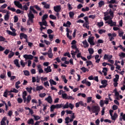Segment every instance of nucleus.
<instances>
[{
	"label": "nucleus",
	"instance_id": "nucleus-57",
	"mask_svg": "<svg viewBox=\"0 0 125 125\" xmlns=\"http://www.w3.org/2000/svg\"><path fill=\"white\" fill-rule=\"evenodd\" d=\"M46 95V94H45V93H40L39 94V96L41 98H43V97H45V96Z\"/></svg>",
	"mask_w": 125,
	"mask_h": 125
},
{
	"label": "nucleus",
	"instance_id": "nucleus-41",
	"mask_svg": "<svg viewBox=\"0 0 125 125\" xmlns=\"http://www.w3.org/2000/svg\"><path fill=\"white\" fill-rule=\"evenodd\" d=\"M62 80H63L64 83H67L68 80H66V77L65 76H62Z\"/></svg>",
	"mask_w": 125,
	"mask_h": 125
},
{
	"label": "nucleus",
	"instance_id": "nucleus-12",
	"mask_svg": "<svg viewBox=\"0 0 125 125\" xmlns=\"http://www.w3.org/2000/svg\"><path fill=\"white\" fill-rule=\"evenodd\" d=\"M14 3L16 6H17L19 8L22 9V4L20 3V2L18 1H14Z\"/></svg>",
	"mask_w": 125,
	"mask_h": 125
},
{
	"label": "nucleus",
	"instance_id": "nucleus-22",
	"mask_svg": "<svg viewBox=\"0 0 125 125\" xmlns=\"http://www.w3.org/2000/svg\"><path fill=\"white\" fill-rule=\"evenodd\" d=\"M50 84L51 86H52V85H56L57 84V83H56V82L54 81V80L52 79H50L49 80Z\"/></svg>",
	"mask_w": 125,
	"mask_h": 125
},
{
	"label": "nucleus",
	"instance_id": "nucleus-38",
	"mask_svg": "<svg viewBox=\"0 0 125 125\" xmlns=\"http://www.w3.org/2000/svg\"><path fill=\"white\" fill-rule=\"evenodd\" d=\"M63 109H68L69 108V103L66 102V104L64 105V104H63Z\"/></svg>",
	"mask_w": 125,
	"mask_h": 125
},
{
	"label": "nucleus",
	"instance_id": "nucleus-33",
	"mask_svg": "<svg viewBox=\"0 0 125 125\" xmlns=\"http://www.w3.org/2000/svg\"><path fill=\"white\" fill-rule=\"evenodd\" d=\"M63 26L64 27H70L71 26V22L67 21L66 23H63Z\"/></svg>",
	"mask_w": 125,
	"mask_h": 125
},
{
	"label": "nucleus",
	"instance_id": "nucleus-8",
	"mask_svg": "<svg viewBox=\"0 0 125 125\" xmlns=\"http://www.w3.org/2000/svg\"><path fill=\"white\" fill-rule=\"evenodd\" d=\"M88 42L91 45H94L95 44L94 42V37H89L88 39Z\"/></svg>",
	"mask_w": 125,
	"mask_h": 125
},
{
	"label": "nucleus",
	"instance_id": "nucleus-48",
	"mask_svg": "<svg viewBox=\"0 0 125 125\" xmlns=\"http://www.w3.org/2000/svg\"><path fill=\"white\" fill-rule=\"evenodd\" d=\"M33 117L35 121H38L41 119V117H40L39 115H34Z\"/></svg>",
	"mask_w": 125,
	"mask_h": 125
},
{
	"label": "nucleus",
	"instance_id": "nucleus-53",
	"mask_svg": "<svg viewBox=\"0 0 125 125\" xmlns=\"http://www.w3.org/2000/svg\"><path fill=\"white\" fill-rule=\"evenodd\" d=\"M22 10H25L26 11H27V10H28V6H27V5H24L23 6V7H22Z\"/></svg>",
	"mask_w": 125,
	"mask_h": 125
},
{
	"label": "nucleus",
	"instance_id": "nucleus-47",
	"mask_svg": "<svg viewBox=\"0 0 125 125\" xmlns=\"http://www.w3.org/2000/svg\"><path fill=\"white\" fill-rule=\"evenodd\" d=\"M61 107H63V104H57L56 105V109H59L60 108H61Z\"/></svg>",
	"mask_w": 125,
	"mask_h": 125
},
{
	"label": "nucleus",
	"instance_id": "nucleus-52",
	"mask_svg": "<svg viewBox=\"0 0 125 125\" xmlns=\"http://www.w3.org/2000/svg\"><path fill=\"white\" fill-rule=\"evenodd\" d=\"M23 73H24L25 76H29L30 75V72L28 70L23 71Z\"/></svg>",
	"mask_w": 125,
	"mask_h": 125
},
{
	"label": "nucleus",
	"instance_id": "nucleus-6",
	"mask_svg": "<svg viewBox=\"0 0 125 125\" xmlns=\"http://www.w3.org/2000/svg\"><path fill=\"white\" fill-rule=\"evenodd\" d=\"M80 106H84V107H85V106H86V104H84L83 101H80L75 104V106L76 108H79Z\"/></svg>",
	"mask_w": 125,
	"mask_h": 125
},
{
	"label": "nucleus",
	"instance_id": "nucleus-9",
	"mask_svg": "<svg viewBox=\"0 0 125 125\" xmlns=\"http://www.w3.org/2000/svg\"><path fill=\"white\" fill-rule=\"evenodd\" d=\"M110 14L111 17H114V13L112 11V9H109V10H107V12L104 13V16H108Z\"/></svg>",
	"mask_w": 125,
	"mask_h": 125
},
{
	"label": "nucleus",
	"instance_id": "nucleus-61",
	"mask_svg": "<svg viewBox=\"0 0 125 125\" xmlns=\"http://www.w3.org/2000/svg\"><path fill=\"white\" fill-rule=\"evenodd\" d=\"M68 106H69V108H70L71 110H73V109H74V107H75L74 104H73L71 103L68 104Z\"/></svg>",
	"mask_w": 125,
	"mask_h": 125
},
{
	"label": "nucleus",
	"instance_id": "nucleus-31",
	"mask_svg": "<svg viewBox=\"0 0 125 125\" xmlns=\"http://www.w3.org/2000/svg\"><path fill=\"white\" fill-rule=\"evenodd\" d=\"M119 79H120V76H119V75H116L115 78L113 79V82H114V83H118Z\"/></svg>",
	"mask_w": 125,
	"mask_h": 125
},
{
	"label": "nucleus",
	"instance_id": "nucleus-29",
	"mask_svg": "<svg viewBox=\"0 0 125 125\" xmlns=\"http://www.w3.org/2000/svg\"><path fill=\"white\" fill-rule=\"evenodd\" d=\"M111 119L112 120H113V121H116V119H117L118 118V115H117V113H115L114 114V115H112V116H111Z\"/></svg>",
	"mask_w": 125,
	"mask_h": 125
},
{
	"label": "nucleus",
	"instance_id": "nucleus-30",
	"mask_svg": "<svg viewBox=\"0 0 125 125\" xmlns=\"http://www.w3.org/2000/svg\"><path fill=\"white\" fill-rule=\"evenodd\" d=\"M40 79L41 80V82H42V83H43L47 81V80H48L47 77H41Z\"/></svg>",
	"mask_w": 125,
	"mask_h": 125
},
{
	"label": "nucleus",
	"instance_id": "nucleus-27",
	"mask_svg": "<svg viewBox=\"0 0 125 125\" xmlns=\"http://www.w3.org/2000/svg\"><path fill=\"white\" fill-rule=\"evenodd\" d=\"M120 121H125V114L124 115L123 113H121L120 118L119 119Z\"/></svg>",
	"mask_w": 125,
	"mask_h": 125
},
{
	"label": "nucleus",
	"instance_id": "nucleus-28",
	"mask_svg": "<svg viewBox=\"0 0 125 125\" xmlns=\"http://www.w3.org/2000/svg\"><path fill=\"white\" fill-rule=\"evenodd\" d=\"M28 125H34V119H29L28 120H27V122Z\"/></svg>",
	"mask_w": 125,
	"mask_h": 125
},
{
	"label": "nucleus",
	"instance_id": "nucleus-63",
	"mask_svg": "<svg viewBox=\"0 0 125 125\" xmlns=\"http://www.w3.org/2000/svg\"><path fill=\"white\" fill-rule=\"evenodd\" d=\"M13 56H14V52H11L8 55V58H11Z\"/></svg>",
	"mask_w": 125,
	"mask_h": 125
},
{
	"label": "nucleus",
	"instance_id": "nucleus-39",
	"mask_svg": "<svg viewBox=\"0 0 125 125\" xmlns=\"http://www.w3.org/2000/svg\"><path fill=\"white\" fill-rule=\"evenodd\" d=\"M62 98H63V99H67V98H68V95H67L65 93V91L63 92V93L62 94Z\"/></svg>",
	"mask_w": 125,
	"mask_h": 125
},
{
	"label": "nucleus",
	"instance_id": "nucleus-13",
	"mask_svg": "<svg viewBox=\"0 0 125 125\" xmlns=\"http://www.w3.org/2000/svg\"><path fill=\"white\" fill-rule=\"evenodd\" d=\"M10 16V12H7L4 17V19L5 21H8L9 20V17Z\"/></svg>",
	"mask_w": 125,
	"mask_h": 125
},
{
	"label": "nucleus",
	"instance_id": "nucleus-17",
	"mask_svg": "<svg viewBox=\"0 0 125 125\" xmlns=\"http://www.w3.org/2000/svg\"><path fill=\"white\" fill-rule=\"evenodd\" d=\"M20 39L21 40H23V39H25V40H27V38L28 37L27 36V35L24 34V33H21L20 35Z\"/></svg>",
	"mask_w": 125,
	"mask_h": 125
},
{
	"label": "nucleus",
	"instance_id": "nucleus-59",
	"mask_svg": "<svg viewBox=\"0 0 125 125\" xmlns=\"http://www.w3.org/2000/svg\"><path fill=\"white\" fill-rule=\"evenodd\" d=\"M92 100V97H88L87 98V103H90L91 102V100Z\"/></svg>",
	"mask_w": 125,
	"mask_h": 125
},
{
	"label": "nucleus",
	"instance_id": "nucleus-10",
	"mask_svg": "<svg viewBox=\"0 0 125 125\" xmlns=\"http://www.w3.org/2000/svg\"><path fill=\"white\" fill-rule=\"evenodd\" d=\"M54 10L57 13L60 12L61 11V5H59L54 6Z\"/></svg>",
	"mask_w": 125,
	"mask_h": 125
},
{
	"label": "nucleus",
	"instance_id": "nucleus-55",
	"mask_svg": "<svg viewBox=\"0 0 125 125\" xmlns=\"http://www.w3.org/2000/svg\"><path fill=\"white\" fill-rule=\"evenodd\" d=\"M65 113H66L67 115H70L73 114V111L72 110H65Z\"/></svg>",
	"mask_w": 125,
	"mask_h": 125
},
{
	"label": "nucleus",
	"instance_id": "nucleus-58",
	"mask_svg": "<svg viewBox=\"0 0 125 125\" xmlns=\"http://www.w3.org/2000/svg\"><path fill=\"white\" fill-rule=\"evenodd\" d=\"M97 24L99 27H102V26L104 25V23L103 22V21L99 22L97 23Z\"/></svg>",
	"mask_w": 125,
	"mask_h": 125
},
{
	"label": "nucleus",
	"instance_id": "nucleus-43",
	"mask_svg": "<svg viewBox=\"0 0 125 125\" xmlns=\"http://www.w3.org/2000/svg\"><path fill=\"white\" fill-rule=\"evenodd\" d=\"M115 94L116 96V99H117V100H120V99L119 98V96L120 95V94H119V92L115 91Z\"/></svg>",
	"mask_w": 125,
	"mask_h": 125
},
{
	"label": "nucleus",
	"instance_id": "nucleus-3",
	"mask_svg": "<svg viewBox=\"0 0 125 125\" xmlns=\"http://www.w3.org/2000/svg\"><path fill=\"white\" fill-rule=\"evenodd\" d=\"M28 20H27V25H30V22L31 23H34V19L35 18V16L33 14V13L30 11L29 13L27 14Z\"/></svg>",
	"mask_w": 125,
	"mask_h": 125
},
{
	"label": "nucleus",
	"instance_id": "nucleus-21",
	"mask_svg": "<svg viewBox=\"0 0 125 125\" xmlns=\"http://www.w3.org/2000/svg\"><path fill=\"white\" fill-rule=\"evenodd\" d=\"M14 62L15 65H16L17 67H18V68H20V64H19V60H18V59H16L14 61Z\"/></svg>",
	"mask_w": 125,
	"mask_h": 125
},
{
	"label": "nucleus",
	"instance_id": "nucleus-14",
	"mask_svg": "<svg viewBox=\"0 0 125 125\" xmlns=\"http://www.w3.org/2000/svg\"><path fill=\"white\" fill-rule=\"evenodd\" d=\"M113 58V56L112 55H109L107 54H105L104 57V59L107 60H110V59H112Z\"/></svg>",
	"mask_w": 125,
	"mask_h": 125
},
{
	"label": "nucleus",
	"instance_id": "nucleus-26",
	"mask_svg": "<svg viewBox=\"0 0 125 125\" xmlns=\"http://www.w3.org/2000/svg\"><path fill=\"white\" fill-rule=\"evenodd\" d=\"M95 59L96 60V63H99V62H100V59H99V55H96L95 56Z\"/></svg>",
	"mask_w": 125,
	"mask_h": 125
},
{
	"label": "nucleus",
	"instance_id": "nucleus-4",
	"mask_svg": "<svg viewBox=\"0 0 125 125\" xmlns=\"http://www.w3.org/2000/svg\"><path fill=\"white\" fill-rule=\"evenodd\" d=\"M91 112L95 113L96 116H97L99 112H100V107L98 105H93L91 107Z\"/></svg>",
	"mask_w": 125,
	"mask_h": 125
},
{
	"label": "nucleus",
	"instance_id": "nucleus-34",
	"mask_svg": "<svg viewBox=\"0 0 125 125\" xmlns=\"http://www.w3.org/2000/svg\"><path fill=\"white\" fill-rule=\"evenodd\" d=\"M108 71V69L106 67H104L103 69V73H104V76H107V72Z\"/></svg>",
	"mask_w": 125,
	"mask_h": 125
},
{
	"label": "nucleus",
	"instance_id": "nucleus-50",
	"mask_svg": "<svg viewBox=\"0 0 125 125\" xmlns=\"http://www.w3.org/2000/svg\"><path fill=\"white\" fill-rule=\"evenodd\" d=\"M81 70L83 71V73H85V72H88V69H87L84 67H82Z\"/></svg>",
	"mask_w": 125,
	"mask_h": 125
},
{
	"label": "nucleus",
	"instance_id": "nucleus-42",
	"mask_svg": "<svg viewBox=\"0 0 125 125\" xmlns=\"http://www.w3.org/2000/svg\"><path fill=\"white\" fill-rule=\"evenodd\" d=\"M89 10V8L88 7H86L85 8H83L82 11L83 12H85V11H88Z\"/></svg>",
	"mask_w": 125,
	"mask_h": 125
},
{
	"label": "nucleus",
	"instance_id": "nucleus-2",
	"mask_svg": "<svg viewBox=\"0 0 125 125\" xmlns=\"http://www.w3.org/2000/svg\"><path fill=\"white\" fill-rule=\"evenodd\" d=\"M26 96H27V92L24 91L22 93V98L23 99V102L24 103H26V104H29L31 100H32V97L30 95H28L27 98Z\"/></svg>",
	"mask_w": 125,
	"mask_h": 125
},
{
	"label": "nucleus",
	"instance_id": "nucleus-44",
	"mask_svg": "<svg viewBox=\"0 0 125 125\" xmlns=\"http://www.w3.org/2000/svg\"><path fill=\"white\" fill-rule=\"evenodd\" d=\"M26 90H27L28 92H29V93H32V90L33 89V88H32V87H27L26 88Z\"/></svg>",
	"mask_w": 125,
	"mask_h": 125
},
{
	"label": "nucleus",
	"instance_id": "nucleus-32",
	"mask_svg": "<svg viewBox=\"0 0 125 125\" xmlns=\"http://www.w3.org/2000/svg\"><path fill=\"white\" fill-rule=\"evenodd\" d=\"M88 51H89V53L91 55H92L94 53V50L92 48H89Z\"/></svg>",
	"mask_w": 125,
	"mask_h": 125
},
{
	"label": "nucleus",
	"instance_id": "nucleus-45",
	"mask_svg": "<svg viewBox=\"0 0 125 125\" xmlns=\"http://www.w3.org/2000/svg\"><path fill=\"white\" fill-rule=\"evenodd\" d=\"M42 22H41V21L39 22V24L40 25V26H41L40 30H41V31H42V30H44V29H46V27H43V26L42 25Z\"/></svg>",
	"mask_w": 125,
	"mask_h": 125
},
{
	"label": "nucleus",
	"instance_id": "nucleus-7",
	"mask_svg": "<svg viewBox=\"0 0 125 125\" xmlns=\"http://www.w3.org/2000/svg\"><path fill=\"white\" fill-rule=\"evenodd\" d=\"M23 57L25 59V60H32L33 58H34V56L32 55L25 54L23 56Z\"/></svg>",
	"mask_w": 125,
	"mask_h": 125
},
{
	"label": "nucleus",
	"instance_id": "nucleus-23",
	"mask_svg": "<svg viewBox=\"0 0 125 125\" xmlns=\"http://www.w3.org/2000/svg\"><path fill=\"white\" fill-rule=\"evenodd\" d=\"M82 43L83 45V46L85 48H86V47H88L89 45H88V43H87V42L86 41V40H84V41H83L82 42Z\"/></svg>",
	"mask_w": 125,
	"mask_h": 125
},
{
	"label": "nucleus",
	"instance_id": "nucleus-19",
	"mask_svg": "<svg viewBox=\"0 0 125 125\" xmlns=\"http://www.w3.org/2000/svg\"><path fill=\"white\" fill-rule=\"evenodd\" d=\"M42 5H43V7L44 8H46V9L49 8V6H50V5H49V4L45 2H42Z\"/></svg>",
	"mask_w": 125,
	"mask_h": 125
},
{
	"label": "nucleus",
	"instance_id": "nucleus-54",
	"mask_svg": "<svg viewBox=\"0 0 125 125\" xmlns=\"http://www.w3.org/2000/svg\"><path fill=\"white\" fill-rule=\"evenodd\" d=\"M21 65L24 68L25 67V65H26V63L24 62V61L21 60Z\"/></svg>",
	"mask_w": 125,
	"mask_h": 125
},
{
	"label": "nucleus",
	"instance_id": "nucleus-56",
	"mask_svg": "<svg viewBox=\"0 0 125 125\" xmlns=\"http://www.w3.org/2000/svg\"><path fill=\"white\" fill-rule=\"evenodd\" d=\"M69 120H70V118H69V117H67L65 119V124H69V123H70V122L69 121Z\"/></svg>",
	"mask_w": 125,
	"mask_h": 125
},
{
	"label": "nucleus",
	"instance_id": "nucleus-60",
	"mask_svg": "<svg viewBox=\"0 0 125 125\" xmlns=\"http://www.w3.org/2000/svg\"><path fill=\"white\" fill-rule=\"evenodd\" d=\"M119 56L121 57V58H124L125 57V53L122 52L119 54Z\"/></svg>",
	"mask_w": 125,
	"mask_h": 125
},
{
	"label": "nucleus",
	"instance_id": "nucleus-64",
	"mask_svg": "<svg viewBox=\"0 0 125 125\" xmlns=\"http://www.w3.org/2000/svg\"><path fill=\"white\" fill-rule=\"evenodd\" d=\"M17 101L18 103H22V102H23V99L21 98H19L17 99Z\"/></svg>",
	"mask_w": 125,
	"mask_h": 125
},
{
	"label": "nucleus",
	"instance_id": "nucleus-11",
	"mask_svg": "<svg viewBox=\"0 0 125 125\" xmlns=\"http://www.w3.org/2000/svg\"><path fill=\"white\" fill-rule=\"evenodd\" d=\"M49 58H52L53 57V54L52 53V49L51 47L49 48V50L48 51V54Z\"/></svg>",
	"mask_w": 125,
	"mask_h": 125
},
{
	"label": "nucleus",
	"instance_id": "nucleus-20",
	"mask_svg": "<svg viewBox=\"0 0 125 125\" xmlns=\"http://www.w3.org/2000/svg\"><path fill=\"white\" fill-rule=\"evenodd\" d=\"M34 6H30V11L32 12V11L33 12V13L34 14H38V12H37V11H36V10H35V9L34 8Z\"/></svg>",
	"mask_w": 125,
	"mask_h": 125
},
{
	"label": "nucleus",
	"instance_id": "nucleus-15",
	"mask_svg": "<svg viewBox=\"0 0 125 125\" xmlns=\"http://www.w3.org/2000/svg\"><path fill=\"white\" fill-rule=\"evenodd\" d=\"M44 71L45 73H50L52 70H51V67L50 66H48L47 68L44 69Z\"/></svg>",
	"mask_w": 125,
	"mask_h": 125
},
{
	"label": "nucleus",
	"instance_id": "nucleus-16",
	"mask_svg": "<svg viewBox=\"0 0 125 125\" xmlns=\"http://www.w3.org/2000/svg\"><path fill=\"white\" fill-rule=\"evenodd\" d=\"M7 33L8 34V35H10L11 36H13V37H15L16 36V32H14V31H10V30H7Z\"/></svg>",
	"mask_w": 125,
	"mask_h": 125
},
{
	"label": "nucleus",
	"instance_id": "nucleus-36",
	"mask_svg": "<svg viewBox=\"0 0 125 125\" xmlns=\"http://www.w3.org/2000/svg\"><path fill=\"white\" fill-rule=\"evenodd\" d=\"M98 33L100 34V35H102V34L106 33V30L105 29H100L98 30Z\"/></svg>",
	"mask_w": 125,
	"mask_h": 125
},
{
	"label": "nucleus",
	"instance_id": "nucleus-49",
	"mask_svg": "<svg viewBox=\"0 0 125 125\" xmlns=\"http://www.w3.org/2000/svg\"><path fill=\"white\" fill-rule=\"evenodd\" d=\"M49 18L50 19H52V20H56V17L53 15H50Z\"/></svg>",
	"mask_w": 125,
	"mask_h": 125
},
{
	"label": "nucleus",
	"instance_id": "nucleus-5",
	"mask_svg": "<svg viewBox=\"0 0 125 125\" xmlns=\"http://www.w3.org/2000/svg\"><path fill=\"white\" fill-rule=\"evenodd\" d=\"M66 36L69 39V40H72V38L71 35H70V34H72V30H70L69 28H66Z\"/></svg>",
	"mask_w": 125,
	"mask_h": 125
},
{
	"label": "nucleus",
	"instance_id": "nucleus-62",
	"mask_svg": "<svg viewBox=\"0 0 125 125\" xmlns=\"http://www.w3.org/2000/svg\"><path fill=\"white\" fill-rule=\"evenodd\" d=\"M43 84L45 87H46V86H49V83H48V81H47L44 82Z\"/></svg>",
	"mask_w": 125,
	"mask_h": 125
},
{
	"label": "nucleus",
	"instance_id": "nucleus-1",
	"mask_svg": "<svg viewBox=\"0 0 125 125\" xmlns=\"http://www.w3.org/2000/svg\"><path fill=\"white\" fill-rule=\"evenodd\" d=\"M113 17H111V16H105L104 18V19L105 21L106 24H108L110 25L111 27L112 26H116V24H117V22L115 21L113 22V21H112V19H113ZM107 20H108L107 21Z\"/></svg>",
	"mask_w": 125,
	"mask_h": 125
},
{
	"label": "nucleus",
	"instance_id": "nucleus-25",
	"mask_svg": "<svg viewBox=\"0 0 125 125\" xmlns=\"http://www.w3.org/2000/svg\"><path fill=\"white\" fill-rule=\"evenodd\" d=\"M105 4V2L103 0H100L98 3L99 7H102Z\"/></svg>",
	"mask_w": 125,
	"mask_h": 125
},
{
	"label": "nucleus",
	"instance_id": "nucleus-51",
	"mask_svg": "<svg viewBox=\"0 0 125 125\" xmlns=\"http://www.w3.org/2000/svg\"><path fill=\"white\" fill-rule=\"evenodd\" d=\"M7 7V4L5 3L0 6V9H4V8H6Z\"/></svg>",
	"mask_w": 125,
	"mask_h": 125
},
{
	"label": "nucleus",
	"instance_id": "nucleus-35",
	"mask_svg": "<svg viewBox=\"0 0 125 125\" xmlns=\"http://www.w3.org/2000/svg\"><path fill=\"white\" fill-rule=\"evenodd\" d=\"M0 79H2V80H4L5 78H6V74L5 73H2L0 75Z\"/></svg>",
	"mask_w": 125,
	"mask_h": 125
},
{
	"label": "nucleus",
	"instance_id": "nucleus-24",
	"mask_svg": "<svg viewBox=\"0 0 125 125\" xmlns=\"http://www.w3.org/2000/svg\"><path fill=\"white\" fill-rule=\"evenodd\" d=\"M43 88V86L42 85L37 86L36 88V90H37V91H41V90H42Z\"/></svg>",
	"mask_w": 125,
	"mask_h": 125
},
{
	"label": "nucleus",
	"instance_id": "nucleus-37",
	"mask_svg": "<svg viewBox=\"0 0 125 125\" xmlns=\"http://www.w3.org/2000/svg\"><path fill=\"white\" fill-rule=\"evenodd\" d=\"M107 83H108V81H107V80H103L101 82V83L102 84L105 85V87L106 86H107V85H108V84Z\"/></svg>",
	"mask_w": 125,
	"mask_h": 125
},
{
	"label": "nucleus",
	"instance_id": "nucleus-46",
	"mask_svg": "<svg viewBox=\"0 0 125 125\" xmlns=\"http://www.w3.org/2000/svg\"><path fill=\"white\" fill-rule=\"evenodd\" d=\"M70 18H73L75 15V13L73 12H70L69 13Z\"/></svg>",
	"mask_w": 125,
	"mask_h": 125
},
{
	"label": "nucleus",
	"instance_id": "nucleus-18",
	"mask_svg": "<svg viewBox=\"0 0 125 125\" xmlns=\"http://www.w3.org/2000/svg\"><path fill=\"white\" fill-rule=\"evenodd\" d=\"M45 100H46L48 103H52V98H51V96H49L47 98H45Z\"/></svg>",
	"mask_w": 125,
	"mask_h": 125
},
{
	"label": "nucleus",
	"instance_id": "nucleus-40",
	"mask_svg": "<svg viewBox=\"0 0 125 125\" xmlns=\"http://www.w3.org/2000/svg\"><path fill=\"white\" fill-rule=\"evenodd\" d=\"M42 26H47V22H46V21L45 20H42V22H41Z\"/></svg>",
	"mask_w": 125,
	"mask_h": 125
}]
</instances>
